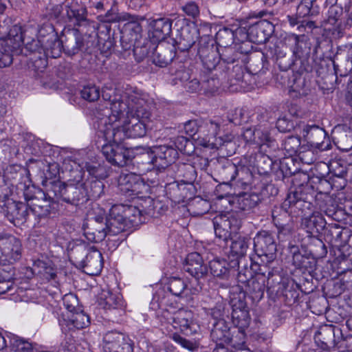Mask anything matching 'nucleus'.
Masks as SVG:
<instances>
[{
  "mask_svg": "<svg viewBox=\"0 0 352 352\" xmlns=\"http://www.w3.org/2000/svg\"><path fill=\"white\" fill-rule=\"evenodd\" d=\"M58 174L56 164L50 165L45 173L41 184L49 196H55L57 201L60 200L75 206L85 204L87 201V190L81 172L78 173L75 179L68 180L66 183L56 179Z\"/></svg>",
  "mask_w": 352,
  "mask_h": 352,
  "instance_id": "f257e3e1",
  "label": "nucleus"
},
{
  "mask_svg": "<svg viewBox=\"0 0 352 352\" xmlns=\"http://www.w3.org/2000/svg\"><path fill=\"white\" fill-rule=\"evenodd\" d=\"M184 129L187 135L194 138L198 144L210 148H220L232 144L231 134L221 135V125L215 121H209L199 125L197 120L184 123Z\"/></svg>",
  "mask_w": 352,
  "mask_h": 352,
  "instance_id": "f03ea898",
  "label": "nucleus"
},
{
  "mask_svg": "<svg viewBox=\"0 0 352 352\" xmlns=\"http://www.w3.org/2000/svg\"><path fill=\"white\" fill-rule=\"evenodd\" d=\"M296 177H302L303 182L296 187V188L290 192L284 201V207H289L291 212L304 217L310 214L314 210V204H313L314 195L316 192L315 188L309 181V175L306 174L296 175Z\"/></svg>",
  "mask_w": 352,
  "mask_h": 352,
  "instance_id": "7ed1b4c3",
  "label": "nucleus"
},
{
  "mask_svg": "<svg viewBox=\"0 0 352 352\" xmlns=\"http://www.w3.org/2000/svg\"><path fill=\"white\" fill-rule=\"evenodd\" d=\"M318 186L315 188L316 192L314 195V208L316 212H320L331 217L338 222L345 221L347 213L345 210L338 204L336 198L328 192H322V186H329L330 184L326 179L317 178Z\"/></svg>",
  "mask_w": 352,
  "mask_h": 352,
  "instance_id": "20e7f679",
  "label": "nucleus"
},
{
  "mask_svg": "<svg viewBox=\"0 0 352 352\" xmlns=\"http://www.w3.org/2000/svg\"><path fill=\"white\" fill-rule=\"evenodd\" d=\"M109 128H102L98 131V139L102 138L104 143L101 145V151L106 160L114 166H126L131 163L133 158L131 152L113 138H109Z\"/></svg>",
  "mask_w": 352,
  "mask_h": 352,
  "instance_id": "39448f33",
  "label": "nucleus"
},
{
  "mask_svg": "<svg viewBox=\"0 0 352 352\" xmlns=\"http://www.w3.org/2000/svg\"><path fill=\"white\" fill-rule=\"evenodd\" d=\"M22 27L12 25L7 33L0 36V67H9L13 61V56L21 54L23 43Z\"/></svg>",
  "mask_w": 352,
  "mask_h": 352,
  "instance_id": "423d86ee",
  "label": "nucleus"
},
{
  "mask_svg": "<svg viewBox=\"0 0 352 352\" xmlns=\"http://www.w3.org/2000/svg\"><path fill=\"white\" fill-rule=\"evenodd\" d=\"M215 241L220 247L225 248L241 227V221L234 212L221 213L212 220Z\"/></svg>",
  "mask_w": 352,
  "mask_h": 352,
  "instance_id": "0eeeda50",
  "label": "nucleus"
},
{
  "mask_svg": "<svg viewBox=\"0 0 352 352\" xmlns=\"http://www.w3.org/2000/svg\"><path fill=\"white\" fill-rule=\"evenodd\" d=\"M280 280L281 277L277 271L264 270L260 266L256 274L248 281L246 292L253 302L259 301L263 297L265 287H272Z\"/></svg>",
  "mask_w": 352,
  "mask_h": 352,
  "instance_id": "6e6552de",
  "label": "nucleus"
},
{
  "mask_svg": "<svg viewBox=\"0 0 352 352\" xmlns=\"http://www.w3.org/2000/svg\"><path fill=\"white\" fill-rule=\"evenodd\" d=\"M130 96H114L112 102L109 104L110 107L104 111L102 117H98V130L108 128L110 124L119 125L117 122H119L125 114L129 115L130 113Z\"/></svg>",
  "mask_w": 352,
  "mask_h": 352,
  "instance_id": "1a4fd4ad",
  "label": "nucleus"
},
{
  "mask_svg": "<svg viewBox=\"0 0 352 352\" xmlns=\"http://www.w3.org/2000/svg\"><path fill=\"white\" fill-rule=\"evenodd\" d=\"M108 128L110 131L107 133V136L114 138L117 142H123L125 138H142L146 133L144 122L133 118L129 122L124 121L122 125L110 124Z\"/></svg>",
  "mask_w": 352,
  "mask_h": 352,
  "instance_id": "9d476101",
  "label": "nucleus"
},
{
  "mask_svg": "<svg viewBox=\"0 0 352 352\" xmlns=\"http://www.w3.org/2000/svg\"><path fill=\"white\" fill-rule=\"evenodd\" d=\"M254 250L261 262L265 264L263 265L265 269L276 255V245L272 234L265 230L258 232L254 237Z\"/></svg>",
  "mask_w": 352,
  "mask_h": 352,
  "instance_id": "9b49d317",
  "label": "nucleus"
},
{
  "mask_svg": "<svg viewBox=\"0 0 352 352\" xmlns=\"http://www.w3.org/2000/svg\"><path fill=\"white\" fill-rule=\"evenodd\" d=\"M184 270L197 281L195 290H201L208 276V266L204 263L201 254L196 252L188 254L184 265Z\"/></svg>",
  "mask_w": 352,
  "mask_h": 352,
  "instance_id": "f8f14e48",
  "label": "nucleus"
},
{
  "mask_svg": "<svg viewBox=\"0 0 352 352\" xmlns=\"http://www.w3.org/2000/svg\"><path fill=\"white\" fill-rule=\"evenodd\" d=\"M22 256V244L19 239L7 233L0 232V263H12Z\"/></svg>",
  "mask_w": 352,
  "mask_h": 352,
  "instance_id": "ddd939ff",
  "label": "nucleus"
},
{
  "mask_svg": "<svg viewBox=\"0 0 352 352\" xmlns=\"http://www.w3.org/2000/svg\"><path fill=\"white\" fill-rule=\"evenodd\" d=\"M1 203V212L10 222L18 226L27 221L30 214L28 205L10 198H6Z\"/></svg>",
  "mask_w": 352,
  "mask_h": 352,
  "instance_id": "4468645a",
  "label": "nucleus"
},
{
  "mask_svg": "<svg viewBox=\"0 0 352 352\" xmlns=\"http://www.w3.org/2000/svg\"><path fill=\"white\" fill-rule=\"evenodd\" d=\"M204 167L212 166L219 177L222 183H229L234 180L239 172L243 170V167L239 168L234 163L226 158L202 159Z\"/></svg>",
  "mask_w": 352,
  "mask_h": 352,
  "instance_id": "2eb2a0df",
  "label": "nucleus"
},
{
  "mask_svg": "<svg viewBox=\"0 0 352 352\" xmlns=\"http://www.w3.org/2000/svg\"><path fill=\"white\" fill-rule=\"evenodd\" d=\"M232 321L235 327L245 329L250 323L249 307L245 300V294L234 296L230 300Z\"/></svg>",
  "mask_w": 352,
  "mask_h": 352,
  "instance_id": "dca6fc26",
  "label": "nucleus"
},
{
  "mask_svg": "<svg viewBox=\"0 0 352 352\" xmlns=\"http://www.w3.org/2000/svg\"><path fill=\"white\" fill-rule=\"evenodd\" d=\"M41 195L40 198L35 197L32 199L33 202L29 206L30 213L39 219L55 214L58 205L55 196H49L46 190L41 192Z\"/></svg>",
  "mask_w": 352,
  "mask_h": 352,
  "instance_id": "f3484780",
  "label": "nucleus"
},
{
  "mask_svg": "<svg viewBox=\"0 0 352 352\" xmlns=\"http://www.w3.org/2000/svg\"><path fill=\"white\" fill-rule=\"evenodd\" d=\"M179 153L177 148L173 147L168 142L158 146H154V168L161 171L164 170L176 161Z\"/></svg>",
  "mask_w": 352,
  "mask_h": 352,
  "instance_id": "a211bd4d",
  "label": "nucleus"
},
{
  "mask_svg": "<svg viewBox=\"0 0 352 352\" xmlns=\"http://www.w3.org/2000/svg\"><path fill=\"white\" fill-rule=\"evenodd\" d=\"M104 352H133L131 340L122 333L109 331L103 337Z\"/></svg>",
  "mask_w": 352,
  "mask_h": 352,
  "instance_id": "6ab92c4d",
  "label": "nucleus"
},
{
  "mask_svg": "<svg viewBox=\"0 0 352 352\" xmlns=\"http://www.w3.org/2000/svg\"><path fill=\"white\" fill-rule=\"evenodd\" d=\"M100 308L109 313L114 318L122 316L124 312V301L122 297L118 294H113L109 291L103 290L98 299Z\"/></svg>",
  "mask_w": 352,
  "mask_h": 352,
  "instance_id": "aec40b11",
  "label": "nucleus"
},
{
  "mask_svg": "<svg viewBox=\"0 0 352 352\" xmlns=\"http://www.w3.org/2000/svg\"><path fill=\"white\" fill-rule=\"evenodd\" d=\"M274 32V25L267 20H261L249 26L250 42L263 44Z\"/></svg>",
  "mask_w": 352,
  "mask_h": 352,
  "instance_id": "412c9836",
  "label": "nucleus"
},
{
  "mask_svg": "<svg viewBox=\"0 0 352 352\" xmlns=\"http://www.w3.org/2000/svg\"><path fill=\"white\" fill-rule=\"evenodd\" d=\"M197 34V30L189 24H185L177 29L174 38L177 49L181 52L188 51L195 43Z\"/></svg>",
  "mask_w": 352,
  "mask_h": 352,
  "instance_id": "4be33fe9",
  "label": "nucleus"
},
{
  "mask_svg": "<svg viewBox=\"0 0 352 352\" xmlns=\"http://www.w3.org/2000/svg\"><path fill=\"white\" fill-rule=\"evenodd\" d=\"M173 20L168 17L152 19L149 23V34L154 42H161L170 36Z\"/></svg>",
  "mask_w": 352,
  "mask_h": 352,
  "instance_id": "5701e85b",
  "label": "nucleus"
},
{
  "mask_svg": "<svg viewBox=\"0 0 352 352\" xmlns=\"http://www.w3.org/2000/svg\"><path fill=\"white\" fill-rule=\"evenodd\" d=\"M192 318V312L184 309L177 310L170 316H166L168 322L170 323L175 329H178L186 334L195 331Z\"/></svg>",
  "mask_w": 352,
  "mask_h": 352,
  "instance_id": "b1692460",
  "label": "nucleus"
},
{
  "mask_svg": "<svg viewBox=\"0 0 352 352\" xmlns=\"http://www.w3.org/2000/svg\"><path fill=\"white\" fill-rule=\"evenodd\" d=\"M238 265L239 261L237 259L228 263L224 258H215L209 262L208 267L210 270V274L213 276L228 280L232 271Z\"/></svg>",
  "mask_w": 352,
  "mask_h": 352,
  "instance_id": "393cba45",
  "label": "nucleus"
},
{
  "mask_svg": "<svg viewBox=\"0 0 352 352\" xmlns=\"http://www.w3.org/2000/svg\"><path fill=\"white\" fill-rule=\"evenodd\" d=\"M198 54L208 72L217 73L218 69L223 67L220 54L214 50L212 46L199 48Z\"/></svg>",
  "mask_w": 352,
  "mask_h": 352,
  "instance_id": "a878e982",
  "label": "nucleus"
},
{
  "mask_svg": "<svg viewBox=\"0 0 352 352\" xmlns=\"http://www.w3.org/2000/svg\"><path fill=\"white\" fill-rule=\"evenodd\" d=\"M175 56L174 47L168 43H159L152 52L151 60L153 64L165 67L170 63Z\"/></svg>",
  "mask_w": 352,
  "mask_h": 352,
  "instance_id": "bb28decb",
  "label": "nucleus"
},
{
  "mask_svg": "<svg viewBox=\"0 0 352 352\" xmlns=\"http://www.w3.org/2000/svg\"><path fill=\"white\" fill-rule=\"evenodd\" d=\"M323 231L326 240L334 245H342L350 236L349 230L337 223L327 224Z\"/></svg>",
  "mask_w": 352,
  "mask_h": 352,
  "instance_id": "cd10ccee",
  "label": "nucleus"
},
{
  "mask_svg": "<svg viewBox=\"0 0 352 352\" xmlns=\"http://www.w3.org/2000/svg\"><path fill=\"white\" fill-rule=\"evenodd\" d=\"M118 185L122 191L130 192L129 195H139L142 188H146L140 178L132 173L120 175Z\"/></svg>",
  "mask_w": 352,
  "mask_h": 352,
  "instance_id": "c85d7f7f",
  "label": "nucleus"
},
{
  "mask_svg": "<svg viewBox=\"0 0 352 352\" xmlns=\"http://www.w3.org/2000/svg\"><path fill=\"white\" fill-rule=\"evenodd\" d=\"M81 269L90 276H96L100 273L103 266V259L101 252L94 247H91L89 254L85 256Z\"/></svg>",
  "mask_w": 352,
  "mask_h": 352,
  "instance_id": "c756f323",
  "label": "nucleus"
},
{
  "mask_svg": "<svg viewBox=\"0 0 352 352\" xmlns=\"http://www.w3.org/2000/svg\"><path fill=\"white\" fill-rule=\"evenodd\" d=\"M288 250L292 256V265L296 268L306 270H314L316 261L314 258L306 254H302L298 245L289 243Z\"/></svg>",
  "mask_w": 352,
  "mask_h": 352,
  "instance_id": "7c9ffc66",
  "label": "nucleus"
},
{
  "mask_svg": "<svg viewBox=\"0 0 352 352\" xmlns=\"http://www.w3.org/2000/svg\"><path fill=\"white\" fill-rule=\"evenodd\" d=\"M326 225L325 219L319 212L313 211L301 219V226L311 234L320 233L324 230Z\"/></svg>",
  "mask_w": 352,
  "mask_h": 352,
  "instance_id": "2f4dec72",
  "label": "nucleus"
},
{
  "mask_svg": "<svg viewBox=\"0 0 352 352\" xmlns=\"http://www.w3.org/2000/svg\"><path fill=\"white\" fill-rule=\"evenodd\" d=\"M116 205L113 206L108 216L105 215L109 235H117L125 230L126 222Z\"/></svg>",
  "mask_w": 352,
  "mask_h": 352,
  "instance_id": "473e14b6",
  "label": "nucleus"
},
{
  "mask_svg": "<svg viewBox=\"0 0 352 352\" xmlns=\"http://www.w3.org/2000/svg\"><path fill=\"white\" fill-rule=\"evenodd\" d=\"M299 170L295 159L293 157H287L275 161L274 165V173L276 177L279 180H283L285 177H289Z\"/></svg>",
  "mask_w": 352,
  "mask_h": 352,
  "instance_id": "72a5a7b5",
  "label": "nucleus"
},
{
  "mask_svg": "<svg viewBox=\"0 0 352 352\" xmlns=\"http://www.w3.org/2000/svg\"><path fill=\"white\" fill-rule=\"evenodd\" d=\"M66 13L69 21L73 23L75 26L87 27L90 25L85 6L77 3L67 6Z\"/></svg>",
  "mask_w": 352,
  "mask_h": 352,
  "instance_id": "f704fd0d",
  "label": "nucleus"
},
{
  "mask_svg": "<svg viewBox=\"0 0 352 352\" xmlns=\"http://www.w3.org/2000/svg\"><path fill=\"white\" fill-rule=\"evenodd\" d=\"M329 170L332 175L333 184L338 190L342 189L346 186L344 179L348 170V164L341 160H333L329 164Z\"/></svg>",
  "mask_w": 352,
  "mask_h": 352,
  "instance_id": "c9c22d12",
  "label": "nucleus"
},
{
  "mask_svg": "<svg viewBox=\"0 0 352 352\" xmlns=\"http://www.w3.org/2000/svg\"><path fill=\"white\" fill-rule=\"evenodd\" d=\"M231 329L225 319L214 321L210 331V338L216 344H226L229 340Z\"/></svg>",
  "mask_w": 352,
  "mask_h": 352,
  "instance_id": "e433bc0d",
  "label": "nucleus"
},
{
  "mask_svg": "<svg viewBox=\"0 0 352 352\" xmlns=\"http://www.w3.org/2000/svg\"><path fill=\"white\" fill-rule=\"evenodd\" d=\"M131 103L129 104L130 113L133 116V119H138L144 122L149 119L151 112L148 109L146 102L134 95L130 96Z\"/></svg>",
  "mask_w": 352,
  "mask_h": 352,
  "instance_id": "4c0bfd02",
  "label": "nucleus"
},
{
  "mask_svg": "<svg viewBox=\"0 0 352 352\" xmlns=\"http://www.w3.org/2000/svg\"><path fill=\"white\" fill-rule=\"evenodd\" d=\"M202 94L211 96L214 95L221 85L217 73L207 72L201 75Z\"/></svg>",
  "mask_w": 352,
  "mask_h": 352,
  "instance_id": "58836bf2",
  "label": "nucleus"
},
{
  "mask_svg": "<svg viewBox=\"0 0 352 352\" xmlns=\"http://www.w3.org/2000/svg\"><path fill=\"white\" fill-rule=\"evenodd\" d=\"M139 205L143 216L148 215L156 218L164 211L162 204L150 197H145Z\"/></svg>",
  "mask_w": 352,
  "mask_h": 352,
  "instance_id": "ea45409f",
  "label": "nucleus"
},
{
  "mask_svg": "<svg viewBox=\"0 0 352 352\" xmlns=\"http://www.w3.org/2000/svg\"><path fill=\"white\" fill-rule=\"evenodd\" d=\"M295 46L293 50V55L303 63L307 60L311 53L310 44L305 39L304 35H294Z\"/></svg>",
  "mask_w": 352,
  "mask_h": 352,
  "instance_id": "a19ab883",
  "label": "nucleus"
},
{
  "mask_svg": "<svg viewBox=\"0 0 352 352\" xmlns=\"http://www.w3.org/2000/svg\"><path fill=\"white\" fill-rule=\"evenodd\" d=\"M291 209L289 207H284V202L282 206H274L272 210V217L276 227L285 226L287 223H293L291 217Z\"/></svg>",
  "mask_w": 352,
  "mask_h": 352,
  "instance_id": "79ce46f5",
  "label": "nucleus"
},
{
  "mask_svg": "<svg viewBox=\"0 0 352 352\" xmlns=\"http://www.w3.org/2000/svg\"><path fill=\"white\" fill-rule=\"evenodd\" d=\"M320 13V7L316 4V0H300L296 8V15L298 17H315Z\"/></svg>",
  "mask_w": 352,
  "mask_h": 352,
  "instance_id": "37998d69",
  "label": "nucleus"
},
{
  "mask_svg": "<svg viewBox=\"0 0 352 352\" xmlns=\"http://www.w3.org/2000/svg\"><path fill=\"white\" fill-rule=\"evenodd\" d=\"M126 222L128 221L132 223L142 222L143 216L140 205H116Z\"/></svg>",
  "mask_w": 352,
  "mask_h": 352,
  "instance_id": "c03bdc74",
  "label": "nucleus"
},
{
  "mask_svg": "<svg viewBox=\"0 0 352 352\" xmlns=\"http://www.w3.org/2000/svg\"><path fill=\"white\" fill-rule=\"evenodd\" d=\"M85 183H86V190H87V201L89 199L96 200L104 195L106 186L102 181L91 179L85 181Z\"/></svg>",
  "mask_w": 352,
  "mask_h": 352,
  "instance_id": "a18cd8bd",
  "label": "nucleus"
},
{
  "mask_svg": "<svg viewBox=\"0 0 352 352\" xmlns=\"http://www.w3.org/2000/svg\"><path fill=\"white\" fill-rule=\"evenodd\" d=\"M260 198L256 194L243 193L238 196L234 202L236 208L243 211L250 210L257 206Z\"/></svg>",
  "mask_w": 352,
  "mask_h": 352,
  "instance_id": "49530a36",
  "label": "nucleus"
},
{
  "mask_svg": "<svg viewBox=\"0 0 352 352\" xmlns=\"http://www.w3.org/2000/svg\"><path fill=\"white\" fill-rule=\"evenodd\" d=\"M326 135V131L316 125H308L303 129V136L314 144L319 145Z\"/></svg>",
  "mask_w": 352,
  "mask_h": 352,
  "instance_id": "de8ad7c7",
  "label": "nucleus"
},
{
  "mask_svg": "<svg viewBox=\"0 0 352 352\" xmlns=\"http://www.w3.org/2000/svg\"><path fill=\"white\" fill-rule=\"evenodd\" d=\"M250 244V238L239 236L232 241L230 245L231 253L237 258L243 257L246 254Z\"/></svg>",
  "mask_w": 352,
  "mask_h": 352,
  "instance_id": "09e8293b",
  "label": "nucleus"
},
{
  "mask_svg": "<svg viewBox=\"0 0 352 352\" xmlns=\"http://www.w3.org/2000/svg\"><path fill=\"white\" fill-rule=\"evenodd\" d=\"M142 28L140 23L129 22L124 25L120 34L122 36L129 38L135 43H140L142 39Z\"/></svg>",
  "mask_w": 352,
  "mask_h": 352,
  "instance_id": "8fccbe9b",
  "label": "nucleus"
},
{
  "mask_svg": "<svg viewBox=\"0 0 352 352\" xmlns=\"http://www.w3.org/2000/svg\"><path fill=\"white\" fill-rule=\"evenodd\" d=\"M274 162L272 159L263 152L259 151L255 153L254 166L261 173H267L270 170L274 173Z\"/></svg>",
  "mask_w": 352,
  "mask_h": 352,
  "instance_id": "3c124183",
  "label": "nucleus"
},
{
  "mask_svg": "<svg viewBox=\"0 0 352 352\" xmlns=\"http://www.w3.org/2000/svg\"><path fill=\"white\" fill-rule=\"evenodd\" d=\"M168 142L173 147L177 148V153L179 151L190 155L193 152V144L192 142L183 135L172 138L169 139Z\"/></svg>",
  "mask_w": 352,
  "mask_h": 352,
  "instance_id": "603ef678",
  "label": "nucleus"
},
{
  "mask_svg": "<svg viewBox=\"0 0 352 352\" xmlns=\"http://www.w3.org/2000/svg\"><path fill=\"white\" fill-rule=\"evenodd\" d=\"M216 43L220 47L232 46L234 42V31L228 28L220 29L215 35Z\"/></svg>",
  "mask_w": 352,
  "mask_h": 352,
  "instance_id": "864d4df0",
  "label": "nucleus"
},
{
  "mask_svg": "<svg viewBox=\"0 0 352 352\" xmlns=\"http://www.w3.org/2000/svg\"><path fill=\"white\" fill-rule=\"evenodd\" d=\"M155 44L151 41L144 39L143 42L138 43L133 49V54L138 62L142 61L144 58L149 56L155 51Z\"/></svg>",
  "mask_w": 352,
  "mask_h": 352,
  "instance_id": "5fc2aeb1",
  "label": "nucleus"
},
{
  "mask_svg": "<svg viewBox=\"0 0 352 352\" xmlns=\"http://www.w3.org/2000/svg\"><path fill=\"white\" fill-rule=\"evenodd\" d=\"M276 63L282 71H287L292 66H296V60H294L290 54H287L283 49L280 47L276 48Z\"/></svg>",
  "mask_w": 352,
  "mask_h": 352,
  "instance_id": "6e6d98bb",
  "label": "nucleus"
},
{
  "mask_svg": "<svg viewBox=\"0 0 352 352\" xmlns=\"http://www.w3.org/2000/svg\"><path fill=\"white\" fill-rule=\"evenodd\" d=\"M245 330L239 329V328L234 327L231 329L229 340L226 344H230L236 349H243L245 344Z\"/></svg>",
  "mask_w": 352,
  "mask_h": 352,
  "instance_id": "4d7b16f0",
  "label": "nucleus"
},
{
  "mask_svg": "<svg viewBox=\"0 0 352 352\" xmlns=\"http://www.w3.org/2000/svg\"><path fill=\"white\" fill-rule=\"evenodd\" d=\"M10 344L13 352H33L32 343L15 335L10 338Z\"/></svg>",
  "mask_w": 352,
  "mask_h": 352,
  "instance_id": "13d9d810",
  "label": "nucleus"
},
{
  "mask_svg": "<svg viewBox=\"0 0 352 352\" xmlns=\"http://www.w3.org/2000/svg\"><path fill=\"white\" fill-rule=\"evenodd\" d=\"M82 45L83 42L80 37L72 35L63 42V50L67 55L73 56L79 52Z\"/></svg>",
  "mask_w": 352,
  "mask_h": 352,
  "instance_id": "bf43d9fd",
  "label": "nucleus"
},
{
  "mask_svg": "<svg viewBox=\"0 0 352 352\" xmlns=\"http://www.w3.org/2000/svg\"><path fill=\"white\" fill-rule=\"evenodd\" d=\"M43 45L44 52L50 58H58L63 51V41L58 38L57 33L56 34V39L52 42L45 43Z\"/></svg>",
  "mask_w": 352,
  "mask_h": 352,
  "instance_id": "052dcab7",
  "label": "nucleus"
},
{
  "mask_svg": "<svg viewBox=\"0 0 352 352\" xmlns=\"http://www.w3.org/2000/svg\"><path fill=\"white\" fill-rule=\"evenodd\" d=\"M91 248H87L85 245H78L73 248L71 251V256L73 258L77 267L81 269L83 266L85 256L89 254Z\"/></svg>",
  "mask_w": 352,
  "mask_h": 352,
  "instance_id": "680f3d73",
  "label": "nucleus"
},
{
  "mask_svg": "<svg viewBox=\"0 0 352 352\" xmlns=\"http://www.w3.org/2000/svg\"><path fill=\"white\" fill-rule=\"evenodd\" d=\"M300 144L301 140L299 137L289 136L283 141V147L289 157H293L298 153L302 147Z\"/></svg>",
  "mask_w": 352,
  "mask_h": 352,
  "instance_id": "e2e57ef3",
  "label": "nucleus"
},
{
  "mask_svg": "<svg viewBox=\"0 0 352 352\" xmlns=\"http://www.w3.org/2000/svg\"><path fill=\"white\" fill-rule=\"evenodd\" d=\"M80 94L83 100L89 102H94L100 98L101 93L98 87L89 84L84 86L80 90Z\"/></svg>",
  "mask_w": 352,
  "mask_h": 352,
  "instance_id": "0e129e2a",
  "label": "nucleus"
},
{
  "mask_svg": "<svg viewBox=\"0 0 352 352\" xmlns=\"http://www.w3.org/2000/svg\"><path fill=\"white\" fill-rule=\"evenodd\" d=\"M222 64H232L241 59V53L236 52L232 46L223 47L221 52H219Z\"/></svg>",
  "mask_w": 352,
  "mask_h": 352,
  "instance_id": "69168bd1",
  "label": "nucleus"
},
{
  "mask_svg": "<svg viewBox=\"0 0 352 352\" xmlns=\"http://www.w3.org/2000/svg\"><path fill=\"white\" fill-rule=\"evenodd\" d=\"M69 322L74 327L80 329L88 327L90 324V320L88 315L83 311H76L72 314L69 317Z\"/></svg>",
  "mask_w": 352,
  "mask_h": 352,
  "instance_id": "338daca9",
  "label": "nucleus"
},
{
  "mask_svg": "<svg viewBox=\"0 0 352 352\" xmlns=\"http://www.w3.org/2000/svg\"><path fill=\"white\" fill-rule=\"evenodd\" d=\"M185 281L179 277H170L167 283V289L174 296H180L186 289Z\"/></svg>",
  "mask_w": 352,
  "mask_h": 352,
  "instance_id": "774afa93",
  "label": "nucleus"
}]
</instances>
